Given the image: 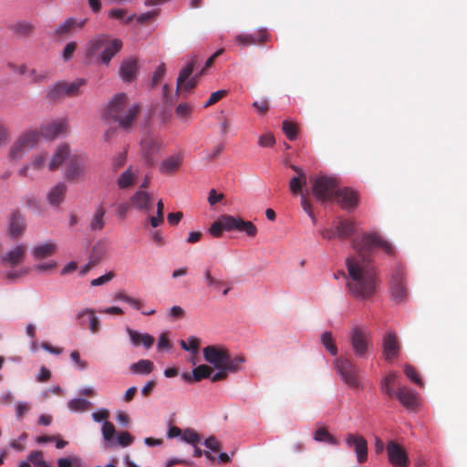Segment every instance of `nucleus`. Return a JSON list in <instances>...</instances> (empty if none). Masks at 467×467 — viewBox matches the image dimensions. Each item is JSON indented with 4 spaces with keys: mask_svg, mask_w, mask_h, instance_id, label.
I'll return each mask as SVG.
<instances>
[{
    "mask_svg": "<svg viewBox=\"0 0 467 467\" xmlns=\"http://www.w3.org/2000/svg\"><path fill=\"white\" fill-rule=\"evenodd\" d=\"M84 159L80 156H72L69 158L65 177L68 181H76L84 173Z\"/></svg>",
    "mask_w": 467,
    "mask_h": 467,
    "instance_id": "nucleus-19",
    "label": "nucleus"
},
{
    "mask_svg": "<svg viewBox=\"0 0 467 467\" xmlns=\"http://www.w3.org/2000/svg\"><path fill=\"white\" fill-rule=\"evenodd\" d=\"M400 345L395 333L389 332L383 338V354L387 361H392L399 354Z\"/></svg>",
    "mask_w": 467,
    "mask_h": 467,
    "instance_id": "nucleus-21",
    "label": "nucleus"
},
{
    "mask_svg": "<svg viewBox=\"0 0 467 467\" xmlns=\"http://www.w3.org/2000/svg\"><path fill=\"white\" fill-rule=\"evenodd\" d=\"M166 74V67L165 64H161L153 73L151 84L152 86L157 85L165 76Z\"/></svg>",
    "mask_w": 467,
    "mask_h": 467,
    "instance_id": "nucleus-62",
    "label": "nucleus"
},
{
    "mask_svg": "<svg viewBox=\"0 0 467 467\" xmlns=\"http://www.w3.org/2000/svg\"><path fill=\"white\" fill-rule=\"evenodd\" d=\"M140 173L137 166L130 165L119 174L116 183L120 190L130 189L138 182Z\"/></svg>",
    "mask_w": 467,
    "mask_h": 467,
    "instance_id": "nucleus-18",
    "label": "nucleus"
},
{
    "mask_svg": "<svg viewBox=\"0 0 467 467\" xmlns=\"http://www.w3.org/2000/svg\"><path fill=\"white\" fill-rule=\"evenodd\" d=\"M197 57L193 56L191 61L180 71L177 78L176 92L174 95L171 94V88L165 84L162 87V100L167 105H172L181 96L187 98L188 94L196 88L199 78L202 75L200 73L191 77L194 66L197 63Z\"/></svg>",
    "mask_w": 467,
    "mask_h": 467,
    "instance_id": "nucleus-3",
    "label": "nucleus"
},
{
    "mask_svg": "<svg viewBox=\"0 0 467 467\" xmlns=\"http://www.w3.org/2000/svg\"><path fill=\"white\" fill-rule=\"evenodd\" d=\"M26 246L23 244L17 245L15 249L8 252L4 257V262H8L11 265L15 266L23 262L26 254Z\"/></svg>",
    "mask_w": 467,
    "mask_h": 467,
    "instance_id": "nucleus-33",
    "label": "nucleus"
},
{
    "mask_svg": "<svg viewBox=\"0 0 467 467\" xmlns=\"http://www.w3.org/2000/svg\"><path fill=\"white\" fill-rule=\"evenodd\" d=\"M29 76L34 83H41L48 78V72L47 71L38 72L36 69H30Z\"/></svg>",
    "mask_w": 467,
    "mask_h": 467,
    "instance_id": "nucleus-61",
    "label": "nucleus"
},
{
    "mask_svg": "<svg viewBox=\"0 0 467 467\" xmlns=\"http://www.w3.org/2000/svg\"><path fill=\"white\" fill-rule=\"evenodd\" d=\"M334 198L343 209H354L358 203V193L350 188H338L335 192Z\"/></svg>",
    "mask_w": 467,
    "mask_h": 467,
    "instance_id": "nucleus-15",
    "label": "nucleus"
},
{
    "mask_svg": "<svg viewBox=\"0 0 467 467\" xmlns=\"http://www.w3.org/2000/svg\"><path fill=\"white\" fill-rule=\"evenodd\" d=\"M393 398H396L400 404L407 409H413L418 404V395L416 391L407 387H399Z\"/></svg>",
    "mask_w": 467,
    "mask_h": 467,
    "instance_id": "nucleus-22",
    "label": "nucleus"
},
{
    "mask_svg": "<svg viewBox=\"0 0 467 467\" xmlns=\"http://www.w3.org/2000/svg\"><path fill=\"white\" fill-rule=\"evenodd\" d=\"M127 96L124 93L117 94L109 103L105 115L118 122L119 126L129 130L133 126L139 114V107L133 105L126 108Z\"/></svg>",
    "mask_w": 467,
    "mask_h": 467,
    "instance_id": "nucleus-4",
    "label": "nucleus"
},
{
    "mask_svg": "<svg viewBox=\"0 0 467 467\" xmlns=\"http://www.w3.org/2000/svg\"><path fill=\"white\" fill-rule=\"evenodd\" d=\"M57 245L53 243H46L34 248L32 254L37 260L47 258L55 254Z\"/></svg>",
    "mask_w": 467,
    "mask_h": 467,
    "instance_id": "nucleus-35",
    "label": "nucleus"
},
{
    "mask_svg": "<svg viewBox=\"0 0 467 467\" xmlns=\"http://www.w3.org/2000/svg\"><path fill=\"white\" fill-rule=\"evenodd\" d=\"M139 70L138 60L135 57L125 58L119 67V76L125 82H131L136 78Z\"/></svg>",
    "mask_w": 467,
    "mask_h": 467,
    "instance_id": "nucleus-20",
    "label": "nucleus"
},
{
    "mask_svg": "<svg viewBox=\"0 0 467 467\" xmlns=\"http://www.w3.org/2000/svg\"><path fill=\"white\" fill-rule=\"evenodd\" d=\"M223 230L244 232L249 237H254L257 234V228L252 222L232 215H222L212 223L209 232L213 237L219 238Z\"/></svg>",
    "mask_w": 467,
    "mask_h": 467,
    "instance_id": "nucleus-5",
    "label": "nucleus"
},
{
    "mask_svg": "<svg viewBox=\"0 0 467 467\" xmlns=\"http://www.w3.org/2000/svg\"><path fill=\"white\" fill-rule=\"evenodd\" d=\"M68 155L69 147L67 145L59 146L55 154L53 155L51 161L49 162V170L55 171L56 169H57Z\"/></svg>",
    "mask_w": 467,
    "mask_h": 467,
    "instance_id": "nucleus-34",
    "label": "nucleus"
},
{
    "mask_svg": "<svg viewBox=\"0 0 467 467\" xmlns=\"http://www.w3.org/2000/svg\"><path fill=\"white\" fill-rule=\"evenodd\" d=\"M133 441V437L128 431L119 432L115 439V446L127 447Z\"/></svg>",
    "mask_w": 467,
    "mask_h": 467,
    "instance_id": "nucleus-56",
    "label": "nucleus"
},
{
    "mask_svg": "<svg viewBox=\"0 0 467 467\" xmlns=\"http://www.w3.org/2000/svg\"><path fill=\"white\" fill-rule=\"evenodd\" d=\"M390 296L396 303H402L407 300L409 292L405 274L401 269H397L390 278Z\"/></svg>",
    "mask_w": 467,
    "mask_h": 467,
    "instance_id": "nucleus-10",
    "label": "nucleus"
},
{
    "mask_svg": "<svg viewBox=\"0 0 467 467\" xmlns=\"http://www.w3.org/2000/svg\"><path fill=\"white\" fill-rule=\"evenodd\" d=\"M164 147L165 142L161 136H150L148 138V166L154 163L153 159L150 155L158 154Z\"/></svg>",
    "mask_w": 467,
    "mask_h": 467,
    "instance_id": "nucleus-31",
    "label": "nucleus"
},
{
    "mask_svg": "<svg viewBox=\"0 0 467 467\" xmlns=\"http://www.w3.org/2000/svg\"><path fill=\"white\" fill-rule=\"evenodd\" d=\"M337 189V181L333 177L319 175L312 182V192L321 202H330Z\"/></svg>",
    "mask_w": 467,
    "mask_h": 467,
    "instance_id": "nucleus-8",
    "label": "nucleus"
},
{
    "mask_svg": "<svg viewBox=\"0 0 467 467\" xmlns=\"http://www.w3.org/2000/svg\"><path fill=\"white\" fill-rule=\"evenodd\" d=\"M106 211L102 206H99L92 218L90 219L89 223V229L92 232L100 231L103 229L105 225L104 216H105Z\"/></svg>",
    "mask_w": 467,
    "mask_h": 467,
    "instance_id": "nucleus-37",
    "label": "nucleus"
},
{
    "mask_svg": "<svg viewBox=\"0 0 467 467\" xmlns=\"http://www.w3.org/2000/svg\"><path fill=\"white\" fill-rule=\"evenodd\" d=\"M86 83L87 80L84 78H77L72 82L59 81L49 88L47 98L50 100H61L65 98L78 97L82 94Z\"/></svg>",
    "mask_w": 467,
    "mask_h": 467,
    "instance_id": "nucleus-7",
    "label": "nucleus"
},
{
    "mask_svg": "<svg viewBox=\"0 0 467 467\" xmlns=\"http://www.w3.org/2000/svg\"><path fill=\"white\" fill-rule=\"evenodd\" d=\"M39 138V133L36 130H28L20 135L17 139L26 147L27 150L32 149Z\"/></svg>",
    "mask_w": 467,
    "mask_h": 467,
    "instance_id": "nucleus-40",
    "label": "nucleus"
},
{
    "mask_svg": "<svg viewBox=\"0 0 467 467\" xmlns=\"http://www.w3.org/2000/svg\"><path fill=\"white\" fill-rule=\"evenodd\" d=\"M349 340L355 355L358 358H364L369 345V334L366 330L355 327L350 331Z\"/></svg>",
    "mask_w": 467,
    "mask_h": 467,
    "instance_id": "nucleus-11",
    "label": "nucleus"
},
{
    "mask_svg": "<svg viewBox=\"0 0 467 467\" xmlns=\"http://www.w3.org/2000/svg\"><path fill=\"white\" fill-rule=\"evenodd\" d=\"M80 462L78 457H65L57 460V467H73Z\"/></svg>",
    "mask_w": 467,
    "mask_h": 467,
    "instance_id": "nucleus-63",
    "label": "nucleus"
},
{
    "mask_svg": "<svg viewBox=\"0 0 467 467\" xmlns=\"http://www.w3.org/2000/svg\"><path fill=\"white\" fill-rule=\"evenodd\" d=\"M88 404L89 402L84 399H75L68 401V408L74 411H83Z\"/></svg>",
    "mask_w": 467,
    "mask_h": 467,
    "instance_id": "nucleus-57",
    "label": "nucleus"
},
{
    "mask_svg": "<svg viewBox=\"0 0 467 467\" xmlns=\"http://www.w3.org/2000/svg\"><path fill=\"white\" fill-rule=\"evenodd\" d=\"M314 439L317 441L326 442L330 445H337V441L336 438L329 433L327 428L320 427L314 433Z\"/></svg>",
    "mask_w": 467,
    "mask_h": 467,
    "instance_id": "nucleus-42",
    "label": "nucleus"
},
{
    "mask_svg": "<svg viewBox=\"0 0 467 467\" xmlns=\"http://www.w3.org/2000/svg\"><path fill=\"white\" fill-rule=\"evenodd\" d=\"M109 248L108 242L106 240H99L93 246L89 258L97 262L98 264L106 254Z\"/></svg>",
    "mask_w": 467,
    "mask_h": 467,
    "instance_id": "nucleus-38",
    "label": "nucleus"
},
{
    "mask_svg": "<svg viewBox=\"0 0 467 467\" xmlns=\"http://www.w3.org/2000/svg\"><path fill=\"white\" fill-rule=\"evenodd\" d=\"M346 442L349 448H353L359 463H363L368 459V442L360 435L348 434Z\"/></svg>",
    "mask_w": 467,
    "mask_h": 467,
    "instance_id": "nucleus-14",
    "label": "nucleus"
},
{
    "mask_svg": "<svg viewBox=\"0 0 467 467\" xmlns=\"http://www.w3.org/2000/svg\"><path fill=\"white\" fill-rule=\"evenodd\" d=\"M102 436L105 441L106 448H112L115 446V434L116 430L110 421H104L102 425Z\"/></svg>",
    "mask_w": 467,
    "mask_h": 467,
    "instance_id": "nucleus-36",
    "label": "nucleus"
},
{
    "mask_svg": "<svg viewBox=\"0 0 467 467\" xmlns=\"http://www.w3.org/2000/svg\"><path fill=\"white\" fill-rule=\"evenodd\" d=\"M226 93H227V91L224 89L218 90V91L212 93L210 98L208 99V100L204 103V108H208V107L215 104L216 102L221 100L226 95Z\"/></svg>",
    "mask_w": 467,
    "mask_h": 467,
    "instance_id": "nucleus-60",
    "label": "nucleus"
},
{
    "mask_svg": "<svg viewBox=\"0 0 467 467\" xmlns=\"http://www.w3.org/2000/svg\"><path fill=\"white\" fill-rule=\"evenodd\" d=\"M114 277V274L112 272L107 273L98 278L91 280L90 285L92 286L102 285L108 282H109Z\"/></svg>",
    "mask_w": 467,
    "mask_h": 467,
    "instance_id": "nucleus-64",
    "label": "nucleus"
},
{
    "mask_svg": "<svg viewBox=\"0 0 467 467\" xmlns=\"http://www.w3.org/2000/svg\"><path fill=\"white\" fill-rule=\"evenodd\" d=\"M123 43L109 34H99L86 45L85 56L89 63L109 66L111 59L122 49Z\"/></svg>",
    "mask_w": 467,
    "mask_h": 467,
    "instance_id": "nucleus-2",
    "label": "nucleus"
},
{
    "mask_svg": "<svg viewBox=\"0 0 467 467\" xmlns=\"http://www.w3.org/2000/svg\"><path fill=\"white\" fill-rule=\"evenodd\" d=\"M26 151V147H23V144L17 139L12 145L8 156L11 160L16 161L21 159Z\"/></svg>",
    "mask_w": 467,
    "mask_h": 467,
    "instance_id": "nucleus-49",
    "label": "nucleus"
},
{
    "mask_svg": "<svg viewBox=\"0 0 467 467\" xmlns=\"http://www.w3.org/2000/svg\"><path fill=\"white\" fill-rule=\"evenodd\" d=\"M301 206L303 210L307 213V215L311 218L313 223H316V217L312 210L311 202L306 194H301Z\"/></svg>",
    "mask_w": 467,
    "mask_h": 467,
    "instance_id": "nucleus-59",
    "label": "nucleus"
},
{
    "mask_svg": "<svg viewBox=\"0 0 467 467\" xmlns=\"http://www.w3.org/2000/svg\"><path fill=\"white\" fill-rule=\"evenodd\" d=\"M167 0H148V26L150 21L156 18L161 12L159 6L166 3Z\"/></svg>",
    "mask_w": 467,
    "mask_h": 467,
    "instance_id": "nucleus-44",
    "label": "nucleus"
},
{
    "mask_svg": "<svg viewBox=\"0 0 467 467\" xmlns=\"http://www.w3.org/2000/svg\"><path fill=\"white\" fill-rule=\"evenodd\" d=\"M386 451L388 460L394 467H408L410 465V459L406 451L396 441H389L386 446Z\"/></svg>",
    "mask_w": 467,
    "mask_h": 467,
    "instance_id": "nucleus-13",
    "label": "nucleus"
},
{
    "mask_svg": "<svg viewBox=\"0 0 467 467\" xmlns=\"http://www.w3.org/2000/svg\"><path fill=\"white\" fill-rule=\"evenodd\" d=\"M213 374V368L208 365H200L195 368L192 373L184 372L182 375L183 380L188 383L199 382L203 379L210 378Z\"/></svg>",
    "mask_w": 467,
    "mask_h": 467,
    "instance_id": "nucleus-24",
    "label": "nucleus"
},
{
    "mask_svg": "<svg viewBox=\"0 0 467 467\" xmlns=\"http://www.w3.org/2000/svg\"><path fill=\"white\" fill-rule=\"evenodd\" d=\"M397 374L392 372L387 375L381 382V391L387 394L389 397L393 398L395 394L394 386Z\"/></svg>",
    "mask_w": 467,
    "mask_h": 467,
    "instance_id": "nucleus-41",
    "label": "nucleus"
},
{
    "mask_svg": "<svg viewBox=\"0 0 467 467\" xmlns=\"http://www.w3.org/2000/svg\"><path fill=\"white\" fill-rule=\"evenodd\" d=\"M270 35L266 29H259L251 34H240L235 36V42L243 47L261 45L269 41Z\"/></svg>",
    "mask_w": 467,
    "mask_h": 467,
    "instance_id": "nucleus-16",
    "label": "nucleus"
},
{
    "mask_svg": "<svg viewBox=\"0 0 467 467\" xmlns=\"http://www.w3.org/2000/svg\"><path fill=\"white\" fill-rule=\"evenodd\" d=\"M67 187L65 183L59 182L52 187L47 192V201L51 206L58 207L64 201Z\"/></svg>",
    "mask_w": 467,
    "mask_h": 467,
    "instance_id": "nucleus-27",
    "label": "nucleus"
},
{
    "mask_svg": "<svg viewBox=\"0 0 467 467\" xmlns=\"http://www.w3.org/2000/svg\"><path fill=\"white\" fill-rule=\"evenodd\" d=\"M306 184V176H295L289 182V188L293 194H298Z\"/></svg>",
    "mask_w": 467,
    "mask_h": 467,
    "instance_id": "nucleus-48",
    "label": "nucleus"
},
{
    "mask_svg": "<svg viewBox=\"0 0 467 467\" xmlns=\"http://www.w3.org/2000/svg\"><path fill=\"white\" fill-rule=\"evenodd\" d=\"M126 15H127V11L125 9H122V8H113V9H110L109 11L108 16L109 18L120 20L124 24H130L134 19H136V21L138 23H140V24H143V23L146 22V14H141V15H140L138 16H135V15H132V16H126Z\"/></svg>",
    "mask_w": 467,
    "mask_h": 467,
    "instance_id": "nucleus-26",
    "label": "nucleus"
},
{
    "mask_svg": "<svg viewBox=\"0 0 467 467\" xmlns=\"http://www.w3.org/2000/svg\"><path fill=\"white\" fill-rule=\"evenodd\" d=\"M337 372L340 375L343 381L351 388L358 389L360 381L358 374V367L349 358H339L334 362Z\"/></svg>",
    "mask_w": 467,
    "mask_h": 467,
    "instance_id": "nucleus-9",
    "label": "nucleus"
},
{
    "mask_svg": "<svg viewBox=\"0 0 467 467\" xmlns=\"http://www.w3.org/2000/svg\"><path fill=\"white\" fill-rule=\"evenodd\" d=\"M150 225L156 228L163 223L164 222V204L161 200L157 202V211L155 216H150L149 219Z\"/></svg>",
    "mask_w": 467,
    "mask_h": 467,
    "instance_id": "nucleus-46",
    "label": "nucleus"
},
{
    "mask_svg": "<svg viewBox=\"0 0 467 467\" xmlns=\"http://www.w3.org/2000/svg\"><path fill=\"white\" fill-rule=\"evenodd\" d=\"M10 30L18 37H29L35 33L36 26L29 21L21 20L13 23Z\"/></svg>",
    "mask_w": 467,
    "mask_h": 467,
    "instance_id": "nucleus-28",
    "label": "nucleus"
},
{
    "mask_svg": "<svg viewBox=\"0 0 467 467\" xmlns=\"http://www.w3.org/2000/svg\"><path fill=\"white\" fill-rule=\"evenodd\" d=\"M283 131L289 140H294L296 138L297 127L295 123L285 120L283 121Z\"/></svg>",
    "mask_w": 467,
    "mask_h": 467,
    "instance_id": "nucleus-52",
    "label": "nucleus"
},
{
    "mask_svg": "<svg viewBox=\"0 0 467 467\" xmlns=\"http://www.w3.org/2000/svg\"><path fill=\"white\" fill-rule=\"evenodd\" d=\"M87 22L88 18L78 19L76 17H68L56 26L52 36L56 38L67 37L70 34L82 29Z\"/></svg>",
    "mask_w": 467,
    "mask_h": 467,
    "instance_id": "nucleus-12",
    "label": "nucleus"
},
{
    "mask_svg": "<svg viewBox=\"0 0 467 467\" xmlns=\"http://www.w3.org/2000/svg\"><path fill=\"white\" fill-rule=\"evenodd\" d=\"M337 237L347 238L354 233L355 224L350 220H341L336 226Z\"/></svg>",
    "mask_w": 467,
    "mask_h": 467,
    "instance_id": "nucleus-39",
    "label": "nucleus"
},
{
    "mask_svg": "<svg viewBox=\"0 0 467 467\" xmlns=\"http://www.w3.org/2000/svg\"><path fill=\"white\" fill-rule=\"evenodd\" d=\"M200 345V339L195 337H190L188 338V343L184 340H181V346L184 350L192 351L196 353Z\"/></svg>",
    "mask_w": 467,
    "mask_h": 467,
    "instance_id": "nucleus-55",
    "label": "nucleus"
},
{
    "mask_svg": "<svg viewBox=\"0 0 467 467\" xmlns=\"http://www.w3.org/2000/svg\"><path fill=\"white\" fill-rule=\"evenodd\" d=\"M67 131V121L60 119L41 126L40 134L47 140H54Z\"/></svg>",
    "mask_w": 467,
    "mask_h": 467,
    "instance_id": "nucleus-17",
    "label": "nucleus"
},
{
    "mask_svg": "<svg viewBox=\"0 0 467 467\" xmlns=\"http://www.w3.org/2000/svg\"><path fill=\"white\" fill-rule=\"evenodd\" d=\"M26 229L25 218L19 212L11 215L9 232L13 238L20 236Z\"/></svg>",
    "mask_w": 467,
    "mask_h": 467,
    "instance_id": "nucleus-30",
    "label": "nucleus"
},
{
    "mask_svg": "<svg viewBox=\"0 0 467 467\" xmlns=\"http://www.w3.org/2000/svg\"><path fill=\"white\" fill-rule=\"evenodd\" d=\"M404 374L418 386H423L421 379L419 377L416 369L411 365L406 364L404 366Z\"/></svg>",
    "mask_w": 467,
    "mask_h": 467,
    "instance_id": "nucleus-53",
    "label": "nucleus"
},
{
    "mask_svg": "<svg viewBox=\"0 0 467 467\" xmlns=\"http://www.w3.org/2000/svg\"><path fill=\"white\" fill-rule=\"evenodd\" d=\"M86 316H88L89 319L88 328L91 331V333H98L100 329V322L99 318L96 317L95 311L91 308H85L77 314V319L79 321L81 326L84 325V317Z\"/></svg>",
    "mask_w": 467,
    "mask_h": 467,
    "instance_id": "nucleus-29",
    "label": "nucleus"
},
{
    "mask_svg": "<svg viewBox=\"0 0 467 467\" xmlns=\"http://www.w3.org/2000/svg\"><path fill=\"white\" fill-rule=\"evenodd\" d=\"M181 439L193 447H196L202 441L201 436L191 428H187L182 431Z\"/></svg>",
    "mask_w": 467,
    "mask_h": 467,
    "instance_id": "nucleus-43",
    "label": "nucleus"
},
{
    "mask_svg": "<svg viewBox=\"0 0 467 467\" xmlns=\"http://www.w3.org/2000/svg\"><path fill=\"white\" fill-rule=\"evenodd\" d=\"M78 44L75 41H70L66 44L62 50V58L64 61H69L73 56L75 51L77 50Z\"/></svg>",
    "mask_w": 467,
    "mask_h": 467,
    "instance_id": "nucleus-54",
    "label": "nucleus"
},
{
    "mask_svg": "<svg viewBox=\"0 0 467 467\" xmlns=\"http://www.w3.org/2000/svg\"><path fill=\"white\" fill-rule=\"evenodd\" d=\"M146 178L141 182L139 191H137L130 199L133 209L144 210L146 208Z\"/></svg>",
    "mask_w": 467,
    "mask_h": 467,
    "instance_id": "nucleus-32",
    "label": "nucleus"
},
{
    "mask_svg": "<svg viewBox=\"0 0 467 467\" xmlns=\"http://www.w3.org/2000/svg\"><path fill=\"white\" fill-rule=\"evenodd\" d=\"M47 156L44 154L36 155L30 164L24 166L18 171V174L33 180L37 171L45 167Z\"/></svg>",
    "mask_w": 467,
    "mask_h": 467,
    "instance_id": "nucleus-23",
    "label": "nucleus"
},
{
    "mask_svg": "<svg viewBox=\"0 0 467 467\" xmlns=\"http://www.w3.org/2000/svg\"><path fill=\"white\" fill-rule=\"evenodd\" d=\"M173 347L172 342L169 338V332H162L157 342V348L160 352L168 351Z\"/></svg>",
    "mask_w": 467,
    "mask_h": 467,
    "instance_id": "nucleus-51",
    "label": "nucleus"
},
{
    "mask_svg": "<svg viewBox=\"0 0 467 467\" xmlns=\"http://www.w3.org/2000/svg\"><path fill=\"white\" fill-rule=\"evenodd\" d=\"M321 342L326 349L333 356L337 354V348L334 342L331 332L326 331L321 335Z\"/></svg>",
    "mask_w": 467,
    "mask_h": 467,
    "instance_id": "nucleus-47",
    "label": "nucleus"
},
{
    "mask_svg": "<svg viewBox=\"0 0 467 467\" xmlns=\"http://www.w3.org/2000/svg\"><path fill=\"white\" fill-rule=\"evenodd\" d=\"M203 358L214 368H224L230 373H235L241 369V365L244 361L243 357H231L228 350L215 346H208L203 348Z\"/></svg>",
    "mask_w": 467,
    "mask_h": 467,
    "instance_id": "nucleus-6",
    "label": "nucleus"
},
{
    "mask_svg": "<svg viewBox=\"0 0 467 467\" xmlns=\"http://www.w3.org/2000/svg\"><path fill=\"white\" fill-rule=\"evenodd\" d=\"M27 460L34 467H51V465L44 460V454L41 451H32L28 454Z\"/></svg>",
    "mask_w": 467,
    "mask_h": 467,
    "instance_id": "nucleus-45",
    "label": "nucleus"
},
{
    "mask_svg": "<svg viewBox=\"0 0 467 467\" xmlns=\"http://www.w3.org/2000/svg\"><path fill=\"white\" fill-rule=\"evenodd\" d=\"M127 332L129 333L130 340L134 346H139L140 344L146 346V335L138 333L129 327L127 328Z\"/></svg>",
    "mask_w": 467,
    "mask_h": 467,
    "instance_id": "nucleus-58",
    "label": "nucleus"
},
{
    "mask_svg": "<svg viewBox=\"0 0 467 467\" xmlns=\"http://www.w3.org/2000/svg\"><path fill=\"white\" fill-rule=\"evenodd\" d=\"M356 255L347 259L349 275L348 287L350 294L358 299L370 298L376 292L379 274L372 263V255L377 248L389 255L394 254V248L377 233H368L352 240Z\"/></svg>",
    "mask_w": 467,
    "mask_h": 467,
    "instance_id": "nucleus-1",
    "label": "nucleus"
},
{
    "mask_svg": "<svg viewBox=\"0 0 467 467\" xmlns=\"http://www.w3.org/2000/svg\"><path fill=\"white\" fill-rule=\"evenodd\" d=\"M182 154H174L164 159L159 166V171L161 174L170 175L179 170L182 163Z\"/></svg>",
    "mask_w": 467,
    "mask_h": 467,
    "instance_id": "nucleus-25",
    "label": "nucleus"
},
{
    "mask_svg": "<svg viewBox=\"0 0 467 467\" xmlns=\"http://www.w3.org/2000/svg\"><path fill=\"white\" fill-rule=\"evenodd\" d=\"M193 112V107L189 103H180L175 109V114L181 119H187Z\"/></svg>",
    "mask_w": 467,
    "mask_h": 467,
    "instance_id": "nucleus-50",
    "label": "nucleus"
}]
</instances>
